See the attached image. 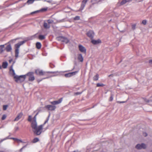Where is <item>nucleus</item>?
<instances>
[{
  "mask_svg": "<svg viewBox=\"0 0 152 152\" xmlns=\"http://www.w3.org/2000/svg\"><path fill=\"white\" fill-rule=\"evenodd\" d=\"M7 115L5 114H4L2 115V116L1 118V119L2 120H4L7 117Z\"/></svg>",
  "mask_w": 152,
  "mask_h": 152,
  "instance_id": "obj_38",
  "label": "nucleus"
},
{
  "mask_svg": "<svg viewBox=\"0 0 152 152\" xmlns=\"http://www.w3.org/2000/svg\"><path fill=\"white\" fill-rule=\"evenodd\" d=\"M39 112H38L36 114V115H35V116H36L38 115V114H39Z\"/></svg>",
  "mask_w": 152,
  "mask_h": 152,
  "instance_id": "obj_61",
  "label": "nucleus"
},
{
  "mask_svg": "<svg viewBox=\"0 0 152 152\" xmlns=\"http://www.w3.org/2000/svg\"><path fill=\"white\" fill-rule=\"evenodd\" d=\"M61 72H58V71L56 72H47L48 73H55V74L54 75H53L51 76L50 77H53V76H56L58 75V74H57V73H60Z\"/></svg>",
  "mask_w": 152,
  "mask_h": 152,
  "instance_id": "obj_18",
  "label": "nucleus"
},
{
  "mask_svg": "<svg viewBox=\"0 0 152 152\" xmlns=\"http://www.w3.org/2000/svg\"><path fill=\"white\" fill-rule=\"evenodd\" d=\"M113 74H111V75H109V76H108V77H113Z\"/></svg>",
  "mask_w": 152,
  "mask_h": 152,
  "instance_id": "obj_58",
  "label": "nucleus"
},
{
  "mask_svg": "<svg viewBox=\"0 0 152 152\" xmlns=\"http://www.w3.org/2000/svg\"><path fill=\"white\" fill-rule=\"evenodd\" d=\"M7 44H5L4 45H0V54L2 53L5 49V45H7Z\"/></svg>",
  "mask_w": 152,
  "mask_h": 152,
  "instance_id": "obj_16",
  "label": "nucleus"
},
{
  "mask_svg": "<svg viewBox=\"0 0 152 152\" xmlns=\"http://www.w3.org/2000/svg\"><path fill=\"white\" fill-rule=\"evenodd\" d=\"M35 1V0H28L25 4H32Z\"/></svg>",
  "mask_w": 152,
  "mask_h": 152,
  "instance_id": "obj_26",
  "label": "nucleus"
},
{
  "mask_svg": "<svg viewBox=\"0 0 152 152\" xmlns=\"http://www.w3.org/2000/svg\"><path fill=\"white\" fill-rule=\"evenodd\" d=\"M78 59L81 62H82L83 61V58L82 55L81 54H78Z\"/></svg>",
  "mask_w": 152,
  "mask_h": 152,
  "instance_id": "obj_21",
  "label": "nucleus"
},
{
  "mask_svg": "<svg viewBox=\"0 0 152 152\" xmlns=\"http://www.w3.org/2000/svg\"><path fill=\"white\" fill-rule=\"evenodd\" d=\"M50 116V114H49V115H48V117H47L46 120L45 121L44 124L43 125H44L46 123H47L48 122V121L49 119Z\"/></svg>",
  "mask_w": 152,
  "mask_h": 152,
  "instance_id": "obj_34",
  "label": "nucleus"
},
{
  "mask_svg": "<svg viewBox=\"0 0 152 152\" xmlns=\"http://www.w3.org/2000/svg\"><path fill=\"white\" fill-rule=\"evenodd\" d=\"M80 19V17L78 16H75L74 18V20H79Z\"/></svg>",
  "mask_w": 152,
  "mask_h": 152,
  "instance_id": "obj_35",
  "label": "nucleus"
},
{
  "mask_svg": "<svg viewBox=\"0 0 152 152\" xmlns=\"http://www.w3.org/2000/svg\"><path fill=\"white\" fill-rule=\"evenodd\" d=\"M50 66L52 68H53L55 67V65L51 63L50 64Z\"/></svg>",
  "mask_w": 152,
  "mask_h": 152,
  "instance_id": "obj_40",
  "label": "nucleus"
},
{
  "mask_svg": "<svg viewBox=\"0 0 152 152\" xmlns=\"http://www.w3.org/2000/svg\"><path fill=\"white\" fill-rule=\"evenodd\" d=\"M23 114L22 112H20L16 118H15L14 120V121H18L22 116Z\"/></svg>",
  "mask_w": 152,
  "mask_h": 152,
  "instance_id": "obj_17",
  "label": "nucleus"
},
{
  "mask_svg": "<svg viewBox=\"0 0 152 152\" xmlns=\"http://www.w3.org/2000/svg\"><path fill=\"white\" fill-rule=\"evenodd\" d=\"M128 1V0H123L120 3V4L121 5H123L126 4V2Z\"/></svg>",
  "mask_w": 152,
  "mask_h": 152,
  "instance_id": "obj_27",
  "label": "nucleus"
},
{
  "mask_svg": "<svg viewBox=\"0 0 152 152\" xmlns=\"http://www.w3.org/2000/svg\"><path fill=\"white\" fill-rule=\"evenodd\" d=\"M78 72L77 71H75L69 73L65 74L64 75L66 77H69L75 75Z\"/></svg>",
  "mask_w": 152,
  "mask_h": 152,
  "instance_id": "obj_9",
  "label": "nucleus"
},
{
  "mask_svg": "<svg viewBox=\"0 0 152 152\" xmlns=\"http://www.w3.org/2000/svg\"><path fill=\"white\" fill-rule=\"evenodd\" d=\"M57 39L62 42H65L66 43H67L69 42V40L67 38L63 37H58L57 38Z\"/></svg>",
  "mask_w": 152,
  "mask_h": 152,
  "instance_id": "obj_7",
  "label": "nucleus"
},
{
  "mask_svg": "<svg viewBox=\"0 0 152 152\" xmlns=\"http://www.w3.org/2000/svg\"><path fill=\"white\" fill-rule=\"evenodd\" d=\"M37 34H35L34 35H32V36L30 37L29 38L28 40L32 39L34 38H36L37 37Z\"/></svg>",
  "mask_w": 152,
  "mask_h": 152,
  "instance_id": "obj_28",
  "label": "nucleus"
},
{
  "mask_svg": "<svg viewBox=\"0 0 152 152\" xmlns=\"http://www.w3.org/2000/svg\"><path fill=\"white\" fill-rule=\"evenodd\" d=\"M40 70H35V73L37 75H39V72Z\"/></svg>",
  "mask_w": 152,
  "mask_h": 152,
  "instance_id": "obj_43",
  "label": "nucleus"
},
{
  "mask_svg": "<svg viewBox=\"0 0 152 152\" xmlns=\"http://www.w3.org/2000/svg\"><path fill=\"white\" fill-rule=\"evenodd\" d=\"M143 136H144V137H146L147 136V133L145 132L143 133Z\"/></svg>",
  "mask_w": 152,
  "mask_h": 152,
  "instance_id": "obj_52",
  "label": "nucleus"
},
{
  "mask_svg": "<svg viewBox=\"0 0 152 152\" xmlns=\"http://www.w3.org/2000/svg\"><path fill=\"white\" fill-rule=\"evenodd\" d=\"M39 12V10H37L33 12H32L31 13V14L32 15L34 14L37 13Z\"/></svg>",
  "mask_w": 152,
  "mask_h": 152,
  "instance_id": "obj_42",
  "label": "nucleus"
},
{
  "mask_svg": "<svg viewBox=\"0 0 152 152\" xmlns=\"http://www.w3.org/2000/svg\"><path fill=\"white\" fill-rule=\"evenodd\" d=\"M5 140V139H2L0 141V143L2 142L3 141H4V140Z\"/></svg>",
  "mask_w": 152,
  "mask_h": 152,
  "instance_id": "obj_56",
  "label": "nucleus"
},
{
  "mask_svg": "<svg viewBox=\"0 0 152 152\" xmlns=\"http://www.w3.org/2000/svg\"><path fill=\"white\" fill-rule=\"evenodd\" d=\"M10 138L9 137V136H8V137H6V138H4V139H5V140L7 139H10Z\"/></svg>",
  "mask_w": 152,
  "mask_h": 152,
  "instance_id": "obj_55",
  "label": "nucleus"
},
{
  "mask_svg": "<svg viewBox=\"0 0 152 152\" xmlns=\"http://www.w3.org/2000/svg\"><path fill=\"white\" fill-rule=\"evenodd\" d=\"M104 86V85L102 83H98L96 84V86L97 87H103Z\"/></svg>",
  "mask_w": 152,
  "mask_h": 152,
  "instance_id": "obj_30",
  "label": "nucleus"
},
{
  "mask_svg": "<svg viewBox=\"0 0 152 152\" xmlns=\"http://www.w3.org/2000/svg\"><path fill=\"white\" fill-rule=\"evenodd\" d=\"M8 44L5 48V49L7 52H11L12 50V47L10 44Z\"/></svg>",
  "mask_w": 152,
  "mask_h": 152,
  "instance_id": "obj_12",
  "label": "nucleus"
},
{
  "mask_svg": "<svg viewBox=\"0 0 152 152\" xmlns=\"http://www.w3.org/2000/svg\"><path fill=\"white\" fill-rule=\"evenodd\" d=\"M135 148L138 149H141L142 148L145 149L146 148V145L143 143H141V144H138L136 145Z\"/></svg>",
  "mask_w": 152,
  "mask_h": 152,
  "instance_id": "obj_8",
  "label": "nucleus"
},
{
  "mask_svg": "<svg viewBox=\"0 0 152 152\" xmlns=\"http://www.w3.org/2000/svg\"><path fill=\"white\" fill-rule=\"evenodd\" d=\"M62 101V99L61 98L57 101L51 102L50 103L53 105H47L45 107V108L48 110L53 111L56 108L55 105L61 103Z\"/></svg>",
  "mask_w": 152,
  "mask_h": 152,
  "instance_id": "obj_1",
  "label": "nucleus"
},
{
  "mask_svg": "<svg viewBox=\"0 0 152 152\" xmlns=\"http://www.w3.org/2000/svg\"><path fill=\"white\" fill-rule=\"evenodd\" d=\"M14 78L15 79V81L17 83H21L23 82L26 77V75H21L18 76L17 75H15Z\"/></svg>",
  "mask_w": 152,
  "mask_h": 152,
  "instance_id": "obj_4",
  "label": "nucleus"
},
{
  "mask_svg": "<svg viewBox=\"0 0 152 152\" xmlns=\"http://www.w3.org/2000/svg\"><path fill=\"white\" fill-rule=\"evenodd\" d=\"M88 0H83L82 2L81 7L80 8L79 10H82L84 8Z\"/></svg>",
  "mask_w": 152,
  "mask_h": 152,
  "instance_id": "obj_10",
  "label": "nucleus"
},
{
  "mask_svg": "<svg viewBox=\"0 0 152 152\" xmlns=\"http://www.w3.org/2000/svg\"><path fill=\"white\" fill-rule=\"evenodd\" d=\"M10 139H13V140H14L15 141H16V140H17V138H13V137L10 138Z\"/></svg>",
  "mask_w": 152,
  "mask_h": 152,
  "instance_id": "obj_53",
  "label": "nucleus"
},
{
  "mask_svg": "<svg viewBox=\"0 0 152 152\" xmlns=\"http://www.w3.org/2000/svg\"><path fill=\"white\" fill-rule=\"evenodd\" d=\"M28 121H31V116H30L29 117V118L28 119Z\"/></svg>",
  "mask_w": 152,
  "mask_h": 152,
  "instance_id": "obj_54",
  "label": "nucleus"
},
{
  "mask_svg": "<svg viewBox=\"0 0 152 152\" xmlns=\"http://www.w3.org/2000/svg\"><path fill=\"white\" fill-rule=\"evenodd\" d=\"M79 50L80 51L82 52L86 53V50L85 48L82 45H79Z\"/></svg>",
  "mask_w": 152,
  "mask_h": 152,
  "instance_id": "obj_13",
  "label": "nucleus"
},
{
  "mask_svg": "<svg viewBox=\"0 0 152 152\" xmlns=\"http://www.w3.org/2000/svg\"><path fill=\"white\" fill-rule=\"evenodd\" d=\"M12 59H11L9 60V62L10 63L11 62H12Z\"/></svg>",
  "mask_w": 152,
  "mask_h": 152,
  "instance_id": "obj_60",
  "label": "nucleus"
},
{
  "mask_svg": "<svg viewBox=\"0 0 152 152\" xmlns=\"http://www.w3.org/2000/svg\"><path fill=\"white\" fill-rule=\"evenodd\" d=\"M147 20H143L142 21V23L144 25H145L146 24Z\"/></svg>",
  "mask_w": 152,
  "mask_h": 152,
  "instance_id": "obj_41",
  "label": "nucleus"
},
{
  "mask_svg": "<svg viewBox=\"0 0 152 152\" xmlns=\"http://www.w3.org/2000/svg\"><path fill=\"white\" fill-rule=\"evenodd\" d=\"M87 34L88 36L90 38L93 39L94 37V33L92 31H89L87 32Z\"/></svg>",
  "mask_w": 152,
  "mask_h": 152,
  "instance_id": "obj_11",
  "label": "nucleus"
},
{
  "mask_svg": "<svg viewBox=\"0 0 152 152\" xmlns=\"http://www.w3.org/2000/svg\"><path fill=\"white\" fill-rule=\"evenodd\" d=\"M44 1H46L48 3H52L53 1L52 0H44Z\"/></svg>",
  "mask_w": 152,
  "mask_h": 152,
  "instance_id": "obj_45",
  "label": "nucleus"
},
{
  "mask_svg": "<svg viewBox=\"0 0 152 152\" xmlns=\"http://www.w3.org/2000/svg\"><path fill=\"white\" fill-rule=\"evenodd\" d=\"M34 74V72H29L28 73L25 75H26V76H27L28 77V80L29 81H32L35 79Z\"/></svg>",
  "mask_w": 152,
  "mask_h": 152,
  "instance_id": "obj_5",
  "label": "nucleus"
},
{
  "mask_svg": "<svg viewBox=\"0 0 152 152\" xmlns=\"http://www.w3.org/2000/svg\"><path fill=\"white\" fill-rule=\"evenodd\" d=\"M26 40L21 41L15 45V57L16 58L18 57L19 53V48L20 46L23 45L26 42Z\"/></svg>",
  "mask_w": 152,
  "mask_h": 152,
  "instance_id": "obj_2",
  "label": "nucleus"
},
{
  "mask_svg": "<svg viewBox=\"0 0 152 152\" xmlns=\"http://www.w3.org/2000/svg\"><path fill=\"white\" fill-rule=\"evenodd\" d=\"M44 125H41L33 130L34 134L36 135H40L43 131V127Z\"/></svg>",
  "mask_w": 152,
  "mask_h": 152,
  "instance_id": "obj_3",
  "label": "nucleus"
},
{
  "mask_svg": "<svg viewBox=\"0 0 152 152\" xmlns=\"http://www.w3.org/2000/svg\"><path fill=\"white\" fill-rule=\"evenodd\" d=\"M8 105H4L3 106V110H6L7 108Z\"/></svg>",
  "mask_w": 152,
  "mask_h": 152,
  "instance_id": "obj_37",
  "label": "nucleus"
},
{
  "mask_svg": "<svg viewBox=\"0 0 152 152\" xmlns=\"http://www.w3.org/2000/svg\"><path fill=\"white\" fill-rule=\"evenodd\" d=\"M10 72L11 73V72L12 71V75L14 76L15 75H15V72L14 70L13 69V65H12L10 67Z\"/></svg>",
  "mask_w": 152,
  "mask_h": 152,
  "instance_id": "obj_20",
  "label": "nucleus"
},
{
  "mask_svg": "<svg viewBox=\"0 0 152 152\" xmlns=\"http://www.w3.org/2000/svg\"><path fill=\"white\" fill-rule=\"evenodd\" d=\"M64 19H62V20H60L59 22H63L64 21Z\"/></svg>",
  "mask_w": 152,
  "mask_h": 152,
  "instance_id": "obj_59",
  "label": "nucleus"
},
{
  "mask_svg": "<svg viewBox=\"0 0 152 152\" xmlns=\"http://www.w3.org/2000/svg\"><path fill=\"white\" fill-rule=\"evenodd\" d=\"M32 121L37 122L36 121V116H34L33 118V120Z\"/></svg>",
  "mask_w": 152,
  "mask_h": 152,
  "instance_id": "obj_50",
  "label": "nucleus"
},
{
  "mask_svg": "<svg viewBox=\"0 0 152 152\" xmlns=\"http://www.w3.org/2000/svg\"><path fill=\"white\" fill-rule=\"evenodd\" d=\"M143 99L144 100V101L145 102H151V100H148L145 98H143Z\"/></svg>",
  "mask_w": 152,
  "mask_h": 152,
  "instance_id": "obj_44",
  "label": "nucleus"
},
{
  "mask_svg": "<svg viewBox=\"0 0 152 152\" xmlns=\"http://www.w3.org/2000/svg\"><path fill=\"white\" fill-rule=\"evenodd\" d=\"M31 127L32 129V131L37 127V122L32 121L31 124Z\"/></svg>",
  "mask_w": 152,
  "mask_h": 152,
  "instance_id": "obj_15",
  "label": "nucleus"
},
{
  "mask_svg": "<svg viewBox=\"0 0 152 152\" xmlns=\"http://www.w3.org/2000/svg\"><path fill=\"white\" fill-rule=\"evenodd\" d=\"M42 32L40 33L41 34H43V35H40L39 36V38L41 40H42L45 38V36L47 34V33L46 31L44 30L43 29H42Z\"/></svg>",
  "mask_w": 152,
  "mask_h": 152,
  "instance_id": "obj_6",
  "label": "nucleus"
},
{
  "mask_svg": "<svg viewBox=\"0 0 152 152\" xmlns=\"http://www.w3.org/2000/svg\"><path fill=\"white\" fill-rule=\"evenodd\" d=\"M149 63L152 64V60H149Z\"/></svg>",
  "mask_w": 152,
  "mask_h": 152,
  "instance_id": "obj_57",
  "label": "nucleus"
},
{
  "mask_svg": "<svg viewBox=\"0 0 152 152\" xmlns=\"http://www.w3.org/2000/svg\"><path fill=\"white\" fill-rule=\"evenodd\" d=\"M48 8L46 7V8H42L39 10V12H46L47 11Z\"/></svg>",
  "mask_w": 152,
  "mask_h": 152,
  "instance_id": "obj_24",
  "label": "nucleus"
},
{
  "mask_svg": "<svg viewBox=\"0 0 152 152\" xmlns=\"http://www.w3.org/2000/svg\"><path fill=\"white\" fill-rule=\"evenodd\" d=\"M8 65V63L7 61L3 62L2 64V67L4 69H5L7 68Z\"/></svg>",
  "mask_w": 152,
  "mask_h": 152,
  "instance_id": "obj_22",
  "label": "nucleus"
},
{
  "mask_svg": "<svg viewBox=\"0 0 152 152\" xmlns=\"http://www.w3.org/2000/svg\"><path fill=\"white\" fill-rule=\"evenodd\" d=\"M45 74V72H43L42 70H40L39 72V75H44Z\"/></svg>",
  "mask_w": 152,
  "mask_h": 152,
  "instance_id": "obj_32",
  "label": "nucleus"
},
{
  "mask_svg": "<svg viewBox=\"0 0 152 152\" xmlns=\"http://www.w3.org/2000/svg\"><path fill=\"white\" fill-rule=\"evenodd\" d=\"M19 141H20V142H23V141H22V140H20Z\"/></svg>",
  "mask_w": 152,
  "mask_h": 152,
  "instance_id": "obj_64",
  "label": "nucleus"
},
{
  "mask_svg": "<svg viewBox=\"0 0 152 152\" xmlns=\"http://www.w3.org/2000/svg\"><path fill=\"white\" fill-rule=\"evenodd\" d=\"M17 40V39H12L9 42L7 43V44H10V43H13L15 41Z\"/></svg>",
  "mask_w": 152,
  "mask_h": 152,
  "instance_id": "obj_31",
  "label": "nucleus"
},
{
  "mask_svg": "<svg viewBox=\"0 0 152 152\" xmlns=\"http://www.w3.org/2000/svg\"><path fill=\"white\" fill-rule=\"evenodd\" d=\"M36 46L37 49H40L41 47V43L39 42H37L36 44Z\"/></svg>",
  "mask_w": 152,
  "mask_h": 152,
  "instance_id": "obj_23",
  "label": "nucleus"
},
{
  "mask_svg": "<svg viewBox=\"0 0 152 152\" xmlns=\"http://www.w3.org/2000/svg\"><path fill=\"white\" fill-rule=\"evenodd\" d=\"M113 95L112 94H111V96L110 97V99H109L110 101H112L113 99Z\"/></svg>",
  "mask_w": 152,
  "mask_h": 152,
  "instance_id": "obj_39",
  "label": "nucleus"
},
{
  "mask_svg": "<svg viewBox=\"0 0 152 152\" xmlns=\"http://www.w3.org/2000/svg\"><path fill=\"white\" fill-rule=\"evenodd\" d=\"M26 147V145H25V146H23L22 148H21L20 150H19L20 152H22V151H23V149L24 148H25Z\"/></svg>",
  "mask_w": 152,
  "mask_h": 152,
  "instance_id": "obj_47",
  "label": "nucleus"
},
{
  "mask_svg": "<svg viewBox=\"0 0 152 152\" xmlns=\"http://www.w3.org/2000/svg\"><path fill=\"white\" fill-rule=\"evenodd\" d=\"M136 24H132V29L133 30H134L136 28Z\"/></svg>",
  "mask_w": 152,
  "mask_h": 152,
  "instance_id": "obj_33",
  "label": "nucleus"
},
{
  "mask_svg": "<svg viewBox=\"0 0 152 152\" xmlns=\"http://www.w3.org/2000/svg\"><path fill=\"white\" fill-rule=\"evenodd\" d=\"M82 93V92H77L75 93V95H78L81 94Z\"/></svg>",
  "mask_w": 152,
  "mask_h": 152,
  "instance_id": "obj_46",
  "label": "nucleus"
},
{
  "mask_svg": "<svg viewBox=\"0 0 152 152\" xmlns=\"http://www.w3.org/2000/svg\"><path fill=\"white\" fill-rule=\"evenodd\" d=\"M43 26L46 29H48L50 28V25L49 24H48L45 22L44 23Z\"/></svg>",
  "mask_w": 152,
  "mask_h": 152,
  "instance_id": "obj_19",
  "label": "nucleus"
},
{
  "mask_svg": "<svg viewBox=\"0 0 152 152\" xmlns=\"http://www.w3.org/2000/svg\"><path fill=\"white\" fill-rule=\"evenodd\" d=\"M47 21L48 23L49 24L52 23L53 22V20H47Z\"/></svg>",
  "mask_w": 152,
  "mask_h": 152,
  "instance_id": "obj_36",
  "label": "nucleus"
},
{
  "mask_svg": "<svg viewBox=\"0 0 152 152\" xmlns=\"http://www.w3.org/2000/svg\"><path fill=\"white\" fill-rule=\"evenodd\" d=\"M19 128L18 126H15L14 128V130H15V132L17 131L18 130H19Z\"/></svg>",
  "mask_w": 152,
  "mask_h": 152,
  "instance_id": "obj_49",
  "label": "nucleus"
},
{
  "mask_svg": "<svg viewBox=\"0 0 152 152\" xmlns=\"http://www.w3.org/2000/svg\"><path fill=\"white\" fill-rule=\"evenodd\" d=\"M91 42L94 45H98L99 43H101V41L99 39H98L97 40L92 39L91 41Z\"/></svg>",
  "mask_w": 152,
  "mask_h": 152,
  "instance_id": "obj_14",
  "label": "nucleus"
},
{
  "mask_svg": "<svg viewBox=\"0 0 152 152\" xmlns=\"http://www.w3.org/2000/svg\"><path fill=\"white\" fill-rule=\"evenodd\" d=\"M19 140H20L19 139L17 138V140H16V141L18 142V141H19Z\"/></svg>",
  "mask_w": 152,
  "mask_h": 152,
  "instance_id": "obj_63",
  "label": "nucleus"
},
{
  "mask_svg": "<svg viewBox=\"0 0 152 152\" xmlns=\"http://www.w3.org/2000/svg\"><path fill=\"white\" fill-rule=\"evenodd\" d=\"M49 77H46L42 78V79L40 80H37V81H38V82H40L43 79H48V78H49Z\"/></svg>",
  "mask_w": 152,
  "mask_h": 152,
  "instance_id": "obj_48",
  "label": "nucleus"
},
{
  "mask_svg": "<svg viewBox=\"0 0 152 152\" xmlns=\"http://www.w3.org/2000/svg\"><path fill=\"white\" fill-rule=\"evenodd\" d=\"M126 102V101H122V102H121V101H117V103H125Z\"/></svg>",
  "mask_w": 152,
  "mask_h": 152,
  "instance_id": "obj_51",
  "label": "nucleus"
},
{
  "mask_svg": "<svg viewBox=\"0 0 152 152\" xmlns=\"http://www.w3.org/2000/svg\"><path fill=\"white\" fill-rule=\"evenodd\" d=\"M39 139L37 137L35 138L33 140L32 142L34 143H36L39 141Z\"/></svg>",
  "mask_w": 152,
  "mask_h": 152,
  "instance_id": "obj_29",
  "label": "nucleus"
},
{
  "mask_svg": "<svg viewBox=\"0 0 152 152\" xmlns=\"http://www.w3.org/2000/svg\"><path fill=\"white\" fill-rule=\"evenodd\" d=\"M73 152H78V150L75 151Z\"/></svg>",
  "mask_w": 152,
  "mask_h": 152,
  "instance_id": "obj_62",
  "label": "nucleus"
},
{
  "mask_svg": "<svg viewBox=\"0 0 152 152\" xmlns=\"http://www.w3.org/2000/svg\"><path fill=\"white\" fill-rule=\"evenodd\" d=\"M99 77V75L98 74H96V75L93 77V80L94 81H96L98 80Z\"/></svg>",
  "mask_w": 152,
  "mask_h": 152,
  "instance_id": "obj_25",
  "label": "nucleus"
}]
</instances>
